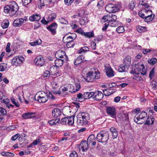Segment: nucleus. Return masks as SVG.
I'll return each instance as SVG.
<instances>
[{"label": "nucleus", "mask_w": 157, "mask_h": 157, "mask_svg": "<svg viewBox=\"0 0 157 157\" xmlns=\"http://www.w3.org/2000/svg\"><path fill=\"white\" fill-rule=\"evenodd\" d=\"M76 32L78 33L81 34L82 36H84V34H85V32L83 31V30L81 28H79L78 29L76 30Z\"/></svg>", "instance_id": "13d9d810"}, {"label": "nucleus", "mask_w": 157, "mask_h": 157, "mask_svg": "<svg viewBox=\"0 0 157 157\" xmlns=\"http://www.w3.org/2000/svg\"><path fill=\"white\" fill-rule=\"evenodd\" d=\"M24 61V58L22 56H17L13 58L11 61L13 65L17 66L22 63Z\"/></svg>", "instance_id": "9d476101"}, {"label": "nucleus", "mask_w": 157, "mask_h": 157, "mask_svg": "<svg viewBox=\"0 0 157 157\" xmlns=\"http://www.w3.org/2000/svg\"><path fill=\"white\" fill-rule=\"evenodd\" d=\"M146 29L145 27L139 26L137 28V30L139 32H142L144 31Z\"/></svg>", "instance_id": "864d4df0"}, {"label": "nucleus", "mask_w": 157, "mask_h": 157, "mask_svg": "<svg viewBox=\"0 0 157 157\" xmlns=\"http://www.w3.org/2000/svg\"><path fill=\"white\" fill-rule=\"evenodd\" d=\"M60 110L59 109H54L52 110V115L55 117H57L61 115Z\"/></svg>", "instance_id": "393cba45"}, {"label": "nucleus", "mask_w": 157, "mask_h": 157, "mask_svg": "<svg viewBox=\"0 0 157 157\" xmlns=\"http://www.w3.org/2000/svg\"><path fill=\"white\" fill-rule=\"evenodd\" d=\"M93 92H85L83 94V97H84L85 100L86 99L93 98Z\"/></svg>", "instance_id": "2f4dec72"}, {"label": "nucleus", "mask_w": 157, "mask_h": 157, "mask_svg": "<svg viewBox=\"0 0 157 157\" xmlns=\"http://www.w3.org/2000/svg\"><path fill=\"white\" fill-rule=\"evenodd\" d=\"M132 78L133 79L137 81H140L142 79L141 78L140 76H138L137 75H133Z\"/></svg>", "instance_id": "69168bd1"}, {"label": "nucleus", "mask_w": 157, "mask_h": 157, "mask_svg": "<svg viewBox=\"0 0 157 157\" xmlns=\"http://www.w3.org/2000/svg\"><path fill=\"white\" fill-rule=\"evenodd\" d=\"M42 41L40 39L37 40H36L32 42L29 43V44L33 46H36L38 45L41 43Z\"/></svg>", "instance_id": "4c0bfd02"}, {"label": "nucleus", "mask_w": 157, "mask_h": 157, "mask_svg": "<svg viewBox=\"0 0 157 157\" xmlns=\"http://www.w3.org/2000/svg\"><path fill=\"white\" fill-rule=\"evenodd\" d=\"M141 67L142 68L140 67L139 68L138 71L139 73H140L141 74L143 75H145L147 73L146 70L144 67L143 65H142Z\"/></svg>", "instance_id": "72a5a7b5"}, {"label": "nucleus", "mask_w": 157, "mask_h": 157, "mask_svg": "<svg viewBox=\"0 0 157 157\" xmlns=\"http://www.w3.org/2000/svg\"><path fill=\"white\" fill-rule=\"evenodd\" d=\"M19 7L15 2H10L9 5H6L4 8V12L6 13H9L10 16L15 15L18 10Z\"/></svg>", "instance_id": "f257e3e1"}, {"label": "nucleus", "mask_w": 157, "mask_h": 157, "mask_svg": "<svg viewBox=\"0 0 157 157\" xmlns=\"http://www.w3.org/2000/svg\"><path fill=\"white\" fill-rule=\"evenodd\" d=\"M109 87V88L112 87H118L119 86V85H117L116 83L113 82L109 84L108 85Z\"/></svg>", "instance_id": "680f3d73"}, {"label": "nucleus", "mask_w": 157, "mask_h": 157, "mask_svg": "<svg viewBox=\"0 0 157 157\" xmlns=\"http://www.w3.org/2000/svg\"><path fill=\"white\" fill-rule=\"evenodd\" d=\"M109 134L108 132L101 131L97 134L96 138L99 142L105 143L109 139Z\"/></svg>", "instance_id": "39448f33"}, {"label": "nucleus", "mask_w": 157, "mask_h": 157, "mask_svg": "<svg viewBox=\"0 0 157 157\" xmlns=\"http://www.w3.org/2000/svg\"><path fill=\"white\" fill-rule=\"evenodd\" d=\"M108 25L111 27H116L117 26V23L116 21L113 20H112V21H110Z\"/></svg>", "instance_id": "09e8293b"}, {"label": "nucleus", "mask_w": 157, "mask_h": 157, "mask_svg": "<svg viewBox=\"0 0 157 157\" xmlns=\"http://www.w3.org/2000/svg\"><path fill=\"white\" fill-rule=\"evenodd\" d=\"M6 111L3 108L0 107V116H3L6 114Z\"/></svg>", "instance_id": "c03bdc74"}, {"label": "nucleus", "mask_w": 157, "mask_h": 157, "mask_svg": "<svg viewBox=\"0 0 157 157\" xmlns=\"http://www.w3.org/2000/svg\"><path fill=\"white\" fill-rule=\"evenodd\" d=\"M9 24V22L8 21H7L5 22H3L2 24V26L3 29H6L8 27Z\"/></svg>", "instance_id": "8fccbe9b"}, {"label": "nucleus", "mask_w": 157, "mask_h": 157, "mask_svg": "<svg viewBox=\"0 0 157 157\" xmlns=\"http://www.w3.org/2000/svg\"><path fill=\"white\" fill-rule=\"evenodd\" d=\"M77 123L80 125H86L89 119V114L87 113H79L77 116Z\"/></svg>", "instance_id": "7ed1b4c3"}, {"label": "nucleus", "mask_w": 157, "mask_h": 157, "mask_svg": "<svg viewBox=\"0 0 157 157\" xmlns=\"http://www.w3.org/2000/svg\"><path fill=\"white\" fill-rule=\"evenodd\" d=\"M112 17L109 15H105L103 16L101 20V22L103 23L106 21H108V24L110 21L112 20Z\"/></svg>", "instance_id": "5701e85b"}, {"label": "nucleus", "mask_w": 157, "mask_h": 157, "mask_svg": "<svg viewBox=\"0 0 157 157\" xmlns=\"http://www.w3.org/2000/svg\"><path fill=\"white\" fill-rule=\"evenodd\" d=\"M157 62V59L155 58L148 60V63L151 65H153Z\"/></svg>", "instance_id": "de8ad7c7"}, {"label": "nucleus", "mask_w": 157, "mask_h": 157, "mask_svg": "<svg viewBox=\"0 0 157 157\" xmlns=\"http://www.w3.org/2000/svg\"><path fill=\"white\" fill-rule=\"evenodd\" d=\"M88 144L86 141H82L80 145V151L81 149H82L83 152L87 151L88 148Z\"/></svg>", "instance_id": "a211bd4d"}, {"label": "nucleus", "mask_w": 157, "mask_h": 157, "mask_svg": "<svg viewBox=\"0 0 157 157\" xmlns=\"http://www.w3.org/2000/svg\"><path fill=\"white\" fill-rule=\"evenodd\" d=\"M70 157H78L76 152L75 151H73L70 154Z\"/></svg>", "instance_id": "e2e57ef3"}, {"label": "nucleus", "mask_w": 157, "mask_h": 157, "mask_svg": "<svg viewBox=\"0 0 157 157\" xmlns=\"http://www.w3.org/2000/svg\"><path fill=\"white\" fill-rule=\"evenodd\" d=\"M11 101L13 104L17 107H19V104L17 100H15L14 98H12L11 99Z\"/></svg>", "instance_id": "3c124183"}, {"label": "nucleus", "mask_w": 157, "mask_h": 157, "mask_svg": "<svg viewBox=\"0 0 157 157\" xmlns=\"http://www.w3.org/2000/svg\"><path fill=\"white\" fill-rule=\"evenodd\" d=\"M84 56L83 55L80 56L74 61V63L75 65H78L83 61Z\"/></svg>", "instance_id": "a878e982"}, {"label": "nucleus", "mask_w": 157, "mask_h": 157, "mask_svg": "<svg viewBox=\"0 0 157 157\" xmlns=\"http://www.w3.org/2000/svg\"><path fill=\"white\" fill-rule=\"evenodd\" d=\"M95 140V137L94 135L92 134L90 135L88 138L87 142L89 144L91 142L94 141Z\"/></svg>", "instance_id": "ea45409f"}, {"label": "nucleus", "mask_w": 157, "mask_h": 157, "mask_svg": "<svg viewBox=\"0 0 157 157\" xmlns=\"http://www.w3.org/2000/svg\"><path fill=\"white\" fill-rule=\"evenodd\" d=\"M35 64L39 67L43 66L44 63V60L41 56H37L35 59Z\"/></svg>", "instance_id": "ddd939ff"}, {"label": "nucleus", "mask_w": 157, "mask_h": 157, "mask_svg": "<svg viewBox=\"0 0 157 157\" xmlns=\"http://www.w3.org/2000/svg\"><path fill=\"white\" fill-rule=\"evenodd\" d=\"M118 117L123 121H128V113H124L123 112H121L119 113Z\"/></svg>", "instance_id": "f3484780"}, {"label": "nucleus", "mask_w": 157, "mask_h": 157, "mask_svg": "<svg viewBox=\"0 0 157 157\" xmlns=\"http://www.w3.org/2000/svg\"><path fill=\"white\" fill-rule=\"evenodd\" d=\"M106 72L107 75L109 77H112L114 75V72L110 67H106Z\"/></svg>", "instance_id": "4be33fe9"}, {"label": "nucleus", "mask_w": 157, "mask_h": 157, "mask_svg": "<svg viewBox=\"0 0 157 157\" xmlns=\"http://www.w3.org/2000/svg\"><path fill=\"white\" fill-rule=\"evenodd\" d=\"M52 87L53 89L54 90H55L56 89H58L59 87V86L56 83V82L54 81L52 82Z\"/></svg>", "instance_id": "5fc2aeb1"}, {"label": "nucleus", "mask_w": 157, "mask_h": 157, "mask_svg": "<svg viewBox=\"0 0 157 157\" xmlns=\"http://www.w3.org/2000/svg\"><path fill=\"white\" fill-rule=\"evenodd\" d=\"M74 1V0H64V2L66 4L69 6Z\"/></svg>", "instance_id": "0e129e2a"}, {"label": "nucleus", "mask_w": 157, "mask_h": 157, "mask_svg": "<svg viewBox=\"0 0 157 157\" xmlns=\"http://www.w3.org/2000/svg\"><path fill=\"white\" fill-rule=\"evenodd\" d=\"M57 67L53 65L52 66L50 70V72L51 75L56 77H58L60 75V74L57 71Z\"/></svg>", "instance_id": "dca6fc26"}, {"label": "nucleus", "mask_w": 157, "mask_h": 157, "mask_svg": "<svg viewBox=\"0 0 157 157\" xmlns=\"http://www.w3.org/2000/svg\"><path fill=\"white\" fill-rule=\"evenodd\" d=\"M109 130L111 133L113 139L116 138L118 136V132L117 129L114 127H112L110 128Z\"/></svg>", "instance_id": "aec40b11"}, {"label": "nucleus", "mask_w": 157, "mask_h": 157, "mask_svg": "<svg viewBox=\"0 0 157 157\" xmlns=\"http://www.w3.org/2000/svg\"><path fill=\"white\" fill-rule=\"evenodd\" d=\"M121 7L120 2L114 4H109L106 6L105 9L106 11L109 13H115L119 10Z\"/></svg>", "instance_id": "20e7f679"}, {"label": "nucleus", "mask_w": 157, "mask_h": 157, "mask_svg": "<svg viewBox=\"0 0 157 157\" xmlns=\"http://www.w3.org/2000/svg\"><path fill=\"white\" fill-rule=\"evenodd\" d=\"M51 75L50 71L48 70H45L44 72L43 75L44 77H48Z\"/></svg>", "instance_id": "052dcab7"}, {"label": "nucleus", "mask_w": 157, "mask_h": 157, "mask_svg": "<svg viewBox=\"0 0 157 157\" xmlns=\"http://www.w3.org/2000/svg\"><path fill=\"white\" fill-rule=\"evenodd\" d=\"M155 75V69L154 68H153L152 69V70L151 71L149 75V77L151 80L152 79L153 77Z\"/></svg>", "instance_id": "603ef678"}, {"label": "nucleus", "mask_w": 157, "mask_h": 157, "mask_svg": "<svg viewBox=\"0 0 157 157\" xmlns=\"http://www.w3.org/2000/svg\"><path fill=\"white\" fill-rule=\"evenodd\" d=\"M144 12L149 13V15H147L146 14V17H145L144 21L145 22H149L152 20L154 18L155 15L152 14V12L151 10H146L145 9Z\"/></svg>", "instance_id": "f8f14e48"}, {"label": "nucleus", "mask_w": 157, "mask_h": 157, "mask_svg": "<svg viewBox=\"0 0 157 157\" xmlns=\"http://www.w3.org/2000/svg\"><path fill=\"white\" fill-rule=\"evenodd\" d=\"M67 47L68 48L73 47L74 46V44L72 40H69V41H66Z\"/></svg>", "instance_id": "49530a36"}, {"label": "nucleus", "mask_w": 157, "mask_h": 157, "mask_svg": "<svg viewBox=\"0 0 157 157\" xmlns=\"http://www.w3.org/2000/svg\"><path fill=\"white\" fill-rule=\"evenodd\" d=\"M116 31L118 33H121L124 31V28L122 26H120L118 27Z\"/></svg>", "instance_id": "a18cd8bd"}, {"label": "nucleus", "mask_w": 157, "mask_h": 157, "mask_svg": "<svg viewBox=\"0 0 157 157\" xmlns=\"http://www.w3.org/2000/svg\"><path fill=\"white\" fill-rule=\"evenodd\" d=\"M57 27L56 23H54L47 27V29L50 31L52 35L56 33V29Z\"/></svg>", "instance_id": "4468645a"}, {"label": "nucleus", "mask_w": 157, "mask_h": 157, "mask_svg": "<svg viewBox=\"0 0 157 157\" xmlns=\"http://www.w3.org/2000/svg\"><path fill=\"white\" fill-rule=\"evenodd\" d=\"M56 15L55 13H53L50 15L48 18V21L49 22L52 21L56 18Z\"/></svg>", "instance_id": "79ce46f5"}, {"label": "nucleus", "mask_w": 157, "mask_h": 157, "mask_svg": "<svg viewBox=\"0 0 157 157\" xmlns=\"http://www.w3.org/2000/svg\"><path fill=\"white\" fill-rule=\"evenodd\" d=\"M60 121L59 118H57L50 120L48 121V123L51 126L58 125L59 124Z\"/></svg>", "instance_id": "c756f323"}, {"label": "nucleus", "mask_w": 157, "mask_h": 157, "mask_svg": "<svg viewBox=\"0 0 157 157\" xmlns=\"http://www.w3.org/2000/svg\"><path fill=\"white\" fill-rule=\"evenodd\" d=\"M85 34H84V36L86 38H90L94 37V34L93 32H85Z\"/></svg>", "instance_id": "c9c22d12"}, {"label": "nucleus", "mask_w": 157, "mask_h": 157, "mask_svg": "<svg viewBox=\"0 0 157 157\" xmlns=\"http://www.w3.org/2000/svg\"><path fill=\"white\" fill-rule=\"evenodd\" d=\"M24 21V20L23 18L17 19L14 21L13 25L14 26L19 27L23 24Z\"/></svg>", "instance_id": "b1692460"}, {"label": "nucleus", "mask_w": 157, "mask_h": 157, "mask_svg": "<svg viewBox=\"0 0 157 157\" xmlns=\"http://www.w3.org/2000/svg\"><path fill=\"white\" fill-rule=\"evenodd\" d=\"M48 98L52 99H54V97L51 92H49V94L48 95L45 92L42 91L41 94L37 97V100L40 103H45L47 101Z\"/></svg>", "instance_id": "423d86ee"}, {"label": "nucleus", "mask_w": 157, "mask_h": 157, "mask_svg": "<svg viewBox=\"0 0 157 157\" xmlns=\"http://www.w3.org/2000/svg\"><path fill=\"white\" fill-rule=\"evenodd\" d=\"M10 45L11 44L10 43H8L7 44L6 48V51L7 52H9L10 51Z\"/></svg>", "instance_id": "338daca9"}, {"label": "nucleus", "mask_w": 157, "mask_h": 157, "mask_svg": "<svg viewBox=\"0 0 157 157\" xmlns=\"http://www.w3.org/2000/svg\"><path fill=\"white\" fill-rule=\"evenodd\" d=\"M71 87L70 85L63 86L59 88L58 91L53 90L52 91L56 94H61L64 96L71 92L70 89Z\"/></svg>", "instance_id": "0eeeda50"}, {"label": "nucleus", "mask_w": 157, "mask_h": 157, "mask_svg": "<svg viewBox=\"0 0 157 157\" xmlns=\"http://www.w3.org/2000/svg\"><path fill=\"white\" fill-rule=\"evenodd\" d=\"M93 98L96 101H100L102 100L104 97L103 94L100 91H98L93 92Z\"/></svg>", "instance_id": "9b49d317"}, {"label": "nucleus", "mask_w": 157, "mask_h": 157, "mask_svg": "<svg viewBox=\"0 0 157 157\" xmlns=\"http://www.w3.org/2000/svg\"><path fill=\"white\" fill-rule=\"evenodd\" d=\"M37 4L38 7L40 8L42 6H44L45 3L44 0H37Z\"/></svg>", "instance_id": "a19ab883"}, {"label": "nucleus", "mask_w": 157, "mask_h": 157, "mask_svg": "<svg viewBox=\"0 0 157 157\" xmlns=\"http://www.w3.org/2000/svg\"><path fill=\"white\" fill-rule=\"evenodd\" d=\"M88 21L86 17H84L83 18L79 19V22L81 25H83L88 22Z\"/></svg>", "instance_id": "37998d69"}, {"label": "nucleus", "mask_w": 157, "mask_h": 157, "mask_svg": "<svg viewBox=\"0 0 157 157\" xmlns=\"http://www.w3.org/2000/svg\"><path fill=\"white\" fill-rule=\"evenodd\" d=\"M115 89H107L103 91L104 94L106 96H109L116 92Z\"/></svg>", "instance_id": "cd10ccee"}, {"label": "nucleus", "mask_w": 157, "mask_h": 157, "mask_svg": "<svg viewBox=\"0 0 157 157\" xmlns=\"http://www.w3.org/2000/svg\"><path fill=\"white\" fill-rule=\"evenodd\" d=\"M83 94H82L81 93H79L77 94V100H78L79 101H85L84 97H83Z\"/></svg>", "instance_id": "58836bf2"}, {"label": "nucleus", "mask_w": 157, "mask_h": 157, "mask_svg": "<svg viewBox=\"0 0 157 157\" xmlns=\"http://www.w3.org/2000/svg\"><path fill=\"white\" fill-rule=\"evenodd\" d=\"M131 58L129 56H127L124 60L123 64L128 67L131 65Z\"/></svg>", "instance_id": "c85d7f7f"}, {"label": "nucleus", "mask_w": 157, "mask_h": 157, "mask_svg": "<svg viewBox=\"0 0 157 157\" xmlns=\"http://www.w3.org/2000/svg\"><path fill=\"white\" fill-rule=\"evenodd\" d=\"M154 120L153 117H148L145 124L147 125L152 124H153Z\"/></svg>", "instance_id": "f704fd0d"}, {"label": "nucleus", "mask_w": 157, "mask_h": 157, "mask_svg": "<svg viewBox=\"0 0 157 157\" xmlns=\"http://www.w3.org/2000/svg\"><path fill=\"white\" fill-rule=\"evenodd\" d=\"M147 115V113L144 111H143L140 115H136L135 116L134 121L137 124H142L145 121V118Z\"/></svg>", "instance_id": "6e6552de"}, {"label": "nucleus", "mask_w": 157, "mask_h": 157, "mask_svg": "<svg viewBox=\"0 0 157 157\" xmlns=\"http://www.w3.org/2000/svg\"><path fill=\"white\" fill-rule=\"evenodd\" d=\"M33 0H22V2L23 5L25 6L28 5Z\"/></svg>", "instance_id": "6e6d98bb"}, {"label": "nucleus", "mask_w": 157, "mask_h": 157, "mask_svg": "<svg viewBox=\"0 0 157 157\" xmlns=\"http://www.w3.org/2000/svg\"><path fill=\"white\" fill-rule=\"evenodd\" d=\"M59 21L62 24H67L68 23L67 21L63 18H61L59 19Z\"/></svg>", "instance_id": "bf43d9fd"}, {"label": "nucleus", "mask_w": 157, "mask_h": 157, "mask_svg": "<svg viewBox=\"0 0 157 157\" xmlns=\"http://www.w3.org/2000/svg\"><path fill=\"white\" fill-rule=\"evenodd\" d=\"M36 116V113H27L23 114L22 117L24 119H27L34 117Z\"/></svg>", "instance_id": "412c9836"}, {"label": "nucleus", "mask_w": 157, "mask_h": 157, "mask_svg": "<svg viewBox=\"0 0 157 157\" xmlns=\"http://www.w3.org/2000/svg\"><path fill=\"white\" fill-rule=\"evenodd\" d=\"M67 117H64V118H63L61 120V121L60 122L61 124H67Z\"/></svg>", "instance_id": "4d7b16f0"}, {"label": "nucleus", "mask_w": 157, "mask_h": 157, "mask_svg": "<svg viewBox=\"0 0 157 157\" xmlns=\"http://www.w3.org/2000/svg\"><path fill=\"white\" fill-rule=\"evenodd\" d=\"M67 124L69 125H72L74 123V117L72 116L67 117Z\"/></svg>", "instance_id": "e433bc0d"}, {"label": "nucleus", "mask_w": 157, "mask_h": 157, "mask_svg": "<svg viewBox=\"0 0 157 157\" xmlns=\"http://www.w3.org/2000/svg\"><path fill=\"white\" fill-rule=\"evenodd\" d=\"M84 78L85 81L87 82L95 81L96 80L100 78V73L98 70H95L94 72L92 71H89L86 73V76L84 77Z\"/></svg>", "instance_id": "f03ea898"}, {"label": "nucleus", "mask_w": 157, "mask_h": 157, "mask_svg": "<svg viewBox=\"0 0 157 157\" xmlns=\"http://www.w3.org/2000/svg\"><path fill=\"white\" fill-rule=\"evenodd\" d=\"M67 61V60L66 59H63L57 58L55 60V66L57 67H61L63 65V63Z\"/></svg>", "instance_id": "6ab92c4d"}, {"label": "nucleus", "mask_w": 157, "mask_h": 157, "mask_svg": "<svg viewBox=\"0 0 157 157\" xmlns=\"http://www.w3.org/2000/svg\"><path fill=\"white\" fill-rule=\"evenodd\" d=\"M55 56L60 58L59 59H66L67 60H68V59L65 52L62 50H61L58 51L56 54Z\"/></svg>", "instance_id": "2eb2a0df"}, {"label": "nucleus", "mask_w": 157, "mask_h": 157, "mask_svg": "<svg viewBox=\"0 0 157 157\" xmlns=\"http://www.w3.org/2000/svg\"><path fill=\"white\" fill-rule=\"evenodd\" d=\"M128 67L123 64L121 65L119 67L118 70L119 72H125L126 71V69H128Z\"/></svg>", "instance_id": "473e14b6"}, {"label": "nucleus", "mask_w": 157, "mask_h": 157, "mask_svg": "<svg viewBox=\"0 0 157 157\" xmlns=\"http://www.w3.org/2000/svg\"><path fill=\"white\" fill-rule=\"evenodd\" d=\"M40 17L38 14L32 15L29 17V20L31 21H39L40 19Z\"/></svg>", "instance_id": "bb28decb"}, {"label": "nucleus", "mask_w": 157, "mask_h": 157, "mask_svg": "<svg viewBox=\"0 0 157 157\" xmlns=\"http://www.w3.org/2000/svg\"><path fill=\"white\" fill-rule=\"evenodd\" d=\"M106 111L107 114L111 117L114 119L116 118L117 112L116 109L114 107H107Z\"/></svg>", "instance_id": "1a4fd4ad"}, {"label": "nucleus", "mask_w": 157, "mask_h": 157, "mask_svg": "<svg viewBox=\"0 0 157 157\" xmlns=\"http://www.w3.org/2000/svg\"><path fill=\"white\" fill-rule=\"evenodd\" d=\"M76 37V35L75 33H73L71 34V36H66V35L64 36L63 38V40H64V39H65L66 40L67 39L68 40V41L70 40H73L74 39H75Z\"/></svg>", "instance_id": "7c9ffc66"}, {"label": "nucleus", "mask_w": 157, "mask_h": 157, "mask_svg": "<svg viewBox=\"0 0 157 157\" xmlns=\"http://www.w3.org/2000/svg\"><path fill=\"white\" fill-rule=\"evenodd\" d=\"M40 140L39 139H37L35 140L32 143V144H33L34 145H36L40 143Z\"/></svg>", "instance_id": "774afa93"}]
</instances>
